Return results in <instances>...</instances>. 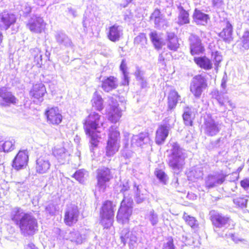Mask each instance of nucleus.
Instances as JSON below:
<instances>
[{
    "label": "nucleus",
    "mask_w": 249,
    "mask_h": 249,
    "mask_svg": "<svg viewBox=\"0 0 249 249\" xmlns=\"http://www.w3.org/2000/svg\"><path fill=\"white\" fill-rule=\"evenodd\" d=\"M179 98V95L176 90H172L169 92L167 97V110L168 111L175 108Z\"/></svg>",
    "instance_id": "aec40b11"
},
{
    "label": "nucleus",
    "mask_w": 249,
    "mask_h": 249,
    "mask_svg": "<svg viewBox=\"0 0 249 249\" xmlns=\"http://www.w3.org/2000/svg\"><path fill=\"white\" fill-rule=\"evenodd\" d=\"M123 75L124 78L122 84L124 86H128L129 84V80L127 73L123 74Z\"/></svg>",
    "instance_id": "09e8293b"
},
{
    "label": "nucleus",
    "mask_w": 249,
    "mask_h": 249,
    "mask_svg": "<svg viewBox=\"0 0 249 249\" xmlns=\"http://www.w3.org/2000/svg\"><path fill=\"white\" fill-rule=\"evenodd\" d=\"M183 218L185 222L192 228H196L198 227V224L195 217L188 215L186 213L184 214Z\"/></svg>",
    "instance_id": "e433bc0d"
},
{
    "label": "nucleus",
    "mask_w": 249,
    "mask_h": 249,
    "mask_svg": "<svg viewBox=\"0 0 249 249\" xmlns=\"http://www.w3.org/2000/svg\"><path fill=\"white\" fill-rule=\"evenodd\" d=\"M121 116V110L117 107H111L108 112V120L112 123H117Z\"/></svg>",
    "instance_id": "b1692460"
},
{
    "label": "nucleus",
    "mask_w": 249,
    "mask_h": 249,
    "mask_svg": "<svg viewBox=\"0 0 249 249\" xmlns=\"http://www.w3.org/2000/svg\"><path fill=\"white\" fill-rule=\"evenodd\" d=\"M219 228L224 227L226 228L230 227L231 220L228 217L222 216L219 214Z\"/></svg>",
    "instance_id": "58836bf2"
},
{
    "label": "nucleus",
    "mask_w": 249,
    "mask_h": 249,
    "mask_svg": "<svg viewBox=\"0 0 249 249\" xmlns=\"http://www.w3.org/2000/svg\"><path fill=\"white\" fill-rule=\"evenodd\" d=\"M181 149L177 142L174 143L172 145L171 153L168 155L167 164L174 170L181 169L185 164V158L179 154Z\"/></svg>",
    "instance_id": "7ed1b4c3"
},
{
    "label": "nucleus",
    "mask_w": 249,
    "mask_h": 249,
    "mask_svg": "<svg viewBox=\"0 0 249 249\" xmlns=\"http://www.w3.org/2000/svg\"><path fill=\"white\" fill-rule=\"evenodd\" d=\"M232 26L229 23H227L226 27L219 33V36L226 42H230L232 39Z\"/></svg>",
    "instance_id": "cd10ccee"
},
{
    "label": "nucleus",
    "mask_w": 249,
    "mask_h": 249,
    "mask_svg": "<svg viewBox=\"0 0 249 249\" xmlns=\"http://www.w3.org/2000/svg\"><path fill=\"white\" fill-rule=\"evenodd\" d=\"M52 208V206L49 205L48 206H46L45 207V210L47 212H48L49 213H53V212H52L51 209Z\"/></svg>",
    "instance_id": "5fc2aeb1"
},
{
    "label": "nucleus",
    "mask_w": 249,
    "mask_h": 249,
    "mask_svg": "<svg viewBox=\"0 0 249 249\" xmlns=\"http://www.w3.org/2000/svg\"><path fill=\"white\" fill-rule=\"evenodd\" d=\"M120 132L116 128L111 127L109 131L107 142L117 143V141L120 138Z\"/></svg>",
    "instance_id": "7c9ffc66"
},
{
    "label": "nucleus",
    "mask_w": 249,
    "mask_h": 249,
    "mask_svg": "<svg viewBox=\"0 0 249 249\" xmlns=\"http://www.w3.org/2000/svg\"><path fill=\"white\" fill-rule=\"evenodd\" d=\"M207 87L205 78L202 75L198 74L193 77L190 85V91L196 98H198Z\"/></svg>",
    "instance_id": "423d86ee"
},
{
    "label": "nucleus",
    "mask_w": 249,
    "mask_h": 249,
    "mask_svg": "<svg viewBox=\"0 0 249 249\" xmlns=\"http://www.w3.org/2000/svg\"><path fill=\"white\" fill-rule=\"evenodd\" d=\"M159 61L161 63L164 62L165 61V59L162 55H160Z\"/></svg>",
    "instance_id": "4d7b16f0"
},
{
    "label": "nucleus",
    "mask_w": 249,
    "mask_h": 249,
    "mask_svg": "<svg viewBox=\"0 0 249 249\" xmlns=\"http://www.w3.org/2000/svg\"><path fill=\"white\" fill-rule=\"evenodd\" d=\"M178 39L177 36L174 34L169 35L167 36V48L172 51H176L179 47Z\"/></svg>",
    "instance_id": "a878e982"
},
{
    "label": "nucleus",
    "mask_w": 249,
    "mask_h": 249,
    "mask_svg": "<svg viewBox=\"0 0 249 249\" xmlns=\"http://www.w3.org/2000/svg\"><path fill=\"white\" fill-rule=\"evenodd\" d=\"M233 203L240 208H245L247 207L248 199L242 197H237L233 199Z\"/></svg>",
    "instance_id": "37998d69"
},
{
    "label": "nucleus",
    "mask_w": 249,
    "mask_h": 249,
    "mask_svg": "<svg viewBox=\"0 0 249 249\" xmlns=\"http://www.w3.org/2000/svg\"><path fill=\"white\" fill-rule=\"evenodd\" d=\"M67 152V149L63 146L54 147L52 150L53 155L58 159L64 158Z\"/></svg>",
    "instance_id": "2f4dec72"
},
{
    "label": "nucleus",
    "mask_w": 249,
    "mask_h": 249,
    "mask_svg": "<svg viewBox=\"0 0 249 249\" xmlns=\"http://www.w3.org/2000/svg\"><path fill=\"white\" fill-rule=\"evenodd\" d=\"M15 15L7 10L0 13V28L6 30L16 22Z\"/></svg>",
    "instance_id": "ddd939ff"
},
{
    "label": "nucleus",
    "mask_w": 249,
    "mask_h": 249,
    "mask_svg": "<svg viewBox=\"0 0 249 249\" xmlns=\"http://www.w3.org/2000/svg\"><path fill=\"white\" fill-rule=\"evenodd\" d=\"M162 249H175L173 238H169L168 242L163 245Z\"/></svg>",
    "instance_id": "c03bdc74"
},
{
    "label": "nucleus",
    "mask_w": 249,
    "mask_h": 249,
    "mask_svg": "<svg viewBox=\"0 0 249 249\" xmlns=\"http://www.w3.org/2000/svg\"><path fill=\"white\" fill-rule=\"evenodd\" d=\"M15 148V141L13 139H8L3 141L0 137V152H9Z\"/></svg>",
    "instance_id": "393cba45"
},
{
    "label": "nucleus",
    "mask_w": 249,
    "mask_h": 249,
    "mask_svg": "<svg viewBox=\"0 0 249 249\" xmlns=\"http://www.w3.org/2000/svg\"><path fill=\"white\" fill-rule=\"evenodd\" d=\"M225 176L224 177H219V184L223 183L225 180Z\"/></svg>",
    "instance_id": "6e6d98bb"
},
{
    "label": "nucleus",
    "mask_w": 249,
    "mask_h": 249,
    "mask_svg": "<svg viewBox=\"0 0 249 249\" xmlns=\"http://www.w3.org/2000/svg\"><path fill=\"white\" fill-rule=\"evenodd\" d=\"M150 19L154 21L156 27H159L162 21V15L160 10L157 8L154 9L150 16Z\"/></svg>",
    "instance_id": "c85d7f7f"
},
{
    "label": "nucleus",
    "mask_w": 249,
    "mask_h": 249,
    "mask_svg": "<svg viewBox=\"0 0 249 249\" xmlns=\"http://www.w3.org/2000/svg\"><path fill=\"white\" fill-rule=\"evenodd\" d=\"M151 141L149 133L147 132H142L137 136L136 139L137 143L140 146L149 143Z\"/></svg>",
    "instance_id": "c756f323"
},
{
    "label": "nucleus",
    "mask_w": 249,
    "mask_h": 249,
    "mask_svg": "<svg viewBox=\"0 0 249 249\" xmlns=\"http://www.w3.org/2000/svg\"><path fill=\"white\" fill-rule=\"evenodd\" d=\"M182 118L186 125L191 126L193 125L195 117L192 115V113L191 111H185L182 114Z\"/></svg>",
    "instance_id": "f704fd0d"
},
{
    "label": "nucleus",
    "mask_w": 249,
    "mask_h": 249,
    "mask_svg": "<svg viewBox=\"0 0 249 249\" xmlns=\"http://www.w3.org/2000/svg\"><path fill=\"white\" fill-rule=\"evenodd\" d=\"M126 232L123 233L121 236V239L122 242L125 244L128 239H130L131 241H132L133 239H131V234H130V231L128 230H126Z\"/></svg>",
    "instance_id": "a18cd8bd"
},
{
    "label": "nucleus",
    "mask_w": 249,
    "mask_h": 249,
    "mask_svg": "<svg viewBox=\"0 0 249 249\" xmlns=\"http://www.w3.org/2000/svg\"><path fill=\"white\" fill-rule=\"evenodd\" d=\"M219 107H220L221 112H224L226 110V108L230 110V109L234 108L235 105L227 98L225 100L224 102L219 101Z\"/></svg>",
    "instance_id": "c9c22d12"
},
{
    "label": "nucleus",
    "mask_w": 249,
    "mask_h": 249,
    "mask_svg": "<svg viewBox=\"0 0 249 249\" xmlns=\"http://www.w3.org/2000/svg\"><path fill=\"white\" fill-rule=\"evenodd\" d=\"M147 43V38L145 34H139L134 39V44L142 47L145 46Z\"/></svg>",
    "instance_id": "473e14b6"
},
{
    "label": "nucleus",
    "mask_w": 249,
    "mask_h": 249,
    "mask_svg": "<svg viewBox=\"0 0 249 249\" xmlns=\"http://www.w3.org/2000/svg\"><path fill=\"white\" fill-rule=\"evenodd\" d=\"M194 61L195 63L201 69L208 70L213 68V64L211 61L205 56L195 57Z\"/></svg>",
    "instance_id": "4be33fe9"
},
{
    "label": "nucleus",
    "mask_w": 249,
    "mask_h": 249,
    "mask_svg": "<svg viewBox=\"0 0 249 249\" xmlns=\"http://www.w3.org/2000/svg\"><path fill=\"white\" fill-rule=\"evenodd\" d=\"M149 37L154 48L158 50H160L162 48L163 43L158 33L156 31L151 32L149 34Z\"/></svg>",
    "instance_id": "bb28decb"
},
{
    "label": "nucleus",
    "mask_w": 249,
    "mask_h": 249,
    "mask_svg": "<svg viewBox=\"0 0 249 249\" xmlns=\"http://www.w3.org/2000/svg\"><path fill=\"white\" fill-rule=\"evenodd\" d=\"M132 200L124 198L121 203L116 215V220L120 224H125L129 222L132 214Z\"/></svg>",
    "instance_id": "39448f33"
},
{
    "label": "nucleus",
    "mask_w": 249,
    "mask_h": 249,
    "mask_svg": "<svg viewBox=\"0 0 249 249\" xmlns=\"http://www.w3.org/2000/svg\"><path fill=\"white\" fill-rule=\"evenodd\" d=\"M79 212L77 207L67 209L64 215L63 221L68 226L71 227L78 221Z\"/></svg>",
    "instance_id": "f8f14e48"
},
{
    "label": "nucleus",
    "mask_w": 249,
    "mask_h": 249,
    "mask_svg": "<svg viewBox=\"0 0 249 249\" xmlns=\"http://www.w3.org/2000/svg\"><path fill=\"white\" fill-rule=\"evenodd\" d=\"M163 121L164 123L159 125L155 133V141L158 145H161L164 142L171 128L170 125L167 123L168 120L166 119Z\"/></svg>",
    "instance_id": "9d476101"
},
{
    "label": "nucleus",
    "mask_w": 249,
    "mask_h": 249,
    "mask_svg": "<svg viewBox=\"0 0 249 249\" xmlns=\"http://www.w3.org/2000/svg\"><path fill=\"white\" fill-rule=\"evenodd\" d=\"M49 161L43 157H39L36 160V170L39 174L46 173L50 168Z\"/></svg>",
    "instance_id": "5701e85b"
},
{
    "label": "nucleus",
    "mask_w": 249,
    "mask_h": 249,
    "mask_svg": "<svg viewBox=\"0 0 249 249\" xmlns=\"http://www.w3.org/2000/svg\"><path fill=\"white\" fill-rule=\"evenodd\" d=\"M194 21L197 25H205L210 19L208 14L203 13L200 10L196 8L193 14Z\"/></svg>",
    "instance_id": "a211bd4d"
},
{
    "label": "nucleus",
    "mask_w": 249,
    "mask_h": 249,
    "mask_svg": "<svg viewBox=\"0 0 249 249\" xmlns=\"http://www.w3.org/2000/svg\"><path fill=\"white\" fill-rule=\"evenodd\" d=\"M212 55H214V59H216V57L217 56V52H215V53H212Z\"/></svg>",
    "instance_id": "bf43d9fd"
},
{
    "label": "nucleus",
    "mask_w": 249,
    "mask_h": 249,
    "mask_svg": "<svg viewBox=\"0 0 249 249\" xmlns=\"http://www.w3.org/2000/svg\"><path fill=\"white\" fill-rule=\"evenodd\" d=\"M241 185L245 189L249 187V179H246L242 180L240 182Z\"/></svg>",
    "instance_id": "8fccbe9b"
},
{
    "label": "nucleus",
    "mask_w": 249,
    "mask_h": 249,
    "mask_svg": "<svg viewBox=\"0 0 249 249\" xmlns=\"http://www.w3.org/2000/svg\"><path fill=\"white\" fill-rule=\"evenodd\" d=\"M211 220H212V221L213 222V224H216V223L218 221V218L216 216V215H214L212 213V212H211Z\"/></svg>",
    "instance_id": "603ef678"
},
{
    "label": "nucleus",
    "mask_w": 249,
    "mask_h": 249,
    "mask_svg": "<svg viewBox=\"0 0 249 249\" xmlns=\"http://www.w3.org/2000/svg\"><path fill=\"white\" fill-rule=\"evenodd\" d=\"M121 36V31L119 25H113L109 27L107 33V37L111 41L115 42L119 40Z\"/></svg>",
    "instance_id": "6ab92c4d"
},
{
    "label": "nucleus",
    "mask_w": 249,
    "mask_h": 249,
    "mask_svg": "<svg viewBox=\"0 0 249 249\" xmlns=\"http://www.w3.org/2000/svg\"><path fill=\"white\" fill-rule=\"evenodd\" d=\"M116 205L112 201L106 200L104 201L100 209L99 215L100 223L104 228L108 229L113 224L115 208Z\"/></svg>",
    "instance_id": "f03ea898"
},
{
    "label": "nucleus",
    "mask_w": 249,
    "mask_h": 249,
    "mask_svg": "<svg viewBox=\"0 0 249 249\" xmlns=\"http://www.w3.org/2000/svg\"><path fill=\"white\" fill-rule=\"evenodd\" d=\"M92 106L95 109L101 111L104 108L103 100L101 97H97L91 100Z\"/></svg>",
    "instance_id": "4c0bfd02"
},
{
    "label": "nucleus",
    "mask_w": 249,
    "mask_h": 249,
    "mask_svg": "<svg viewBox=\"0 0 249 249\" xmlns=\"http://www.w3.org/2000/svg\"><path fill=\"white\" fill-rule=\"evenodd\" d=\"M119 144L112 143L107 142V145L106 147V155L108 157L112 156L115 154L119 150Z\"/></svg>",
    "instance_id": "72a5a7b5"
},
{
    "label": "nucleus",
    "mask_w": 249,
    "mask_h": 249,
    "mask_svg": "<svg viewBox=\"0 0 249 249\" xmlns=\"http://www.w3.org/2000/svg\"><path fill=\"white\" fill-rule=\"evenodd\" d=\"M248 161H249V158Z\"/></svg>",
    "instance_id": "052dcab7"
},
{
    "label": "nucleus",
    "mask_w": 249,
    "mask_h": 249,
    "mask_svg": "<svg viewBox=\"0 0 249 249\" xmlns=\"http://www.w3.org/2000/svg\"><path fill=\"white\" fill-rule=\"evenodd\" d=\"M178 8L179 10V14L178 17V24L181 26L189 24L190 23V17L188 11L185 10L181 5L178 6Z\"/></svg>",
    "instance_id": "412c9836"
},
{
    "label": "nucleus",
    "mask_w": 249,
    "mask_h": 249,
    "mask_svg": "<svg viewBox=\"0 0 249 249\" xmlns=\"http://www.w3.org/2000/svg\"><path fill=\"white\" fill-rule=\"evenodd\" d=\"M228 236L230 237L231 239L236 243L239 241V240H237V238L235 237L234 235L232 233H229Z\"/></svg>",
    "instance_id": "864d4df0"
},
{
    "label": "nucleus",
    "mask_w": 249,
    "mask_h": 249,
    "mask_svg": "<svg viewBox=\"0 0 249 249\" xmlns=\"http://www.w3.org/2000/svg\"><path fill=\"white\" fill-rule=\"evenodd\" d=\"M24 213L19 208L17 209L12 216V220L15 222L16 224L19 226L20 218Z\"/></svg>",
    "instance_id": "a19ab883"
},
{
    "label": "nucleus",
    "mask_w": 249,
    "mask_h": 249,
    "mask_svg": "<svg viewBox=\"0 0 249 249\" xmlns=\"http://www.w3.org/2000/svg\"><path fill=\"white\" fill-rule=\"evenodd\" d=\"M118 86L117 79L114 76H107L102 81L101 87L105 92H108L116 89Z\"/></svg>",
    "instance_id": "f3484780"
},
{
    "label": "nucleus",
    "mask_w": 249,
    "mask_h": 249,
    "mask_svg": "<svg viewBox=\"0 0 249 249\" xmlns=\"http://www.w3.org/2000/svg\"><path fill=\"white\" fill-rule=\"evenodd\" d=\"M27 25L31 32L41 33L44 30L46 24L42 18H36L32 19Z\"/></svg>",
    "instance_id": "dca6fc26"
},
{
    "label": "nucleus",
    "mask_w": 249,
    "mask_h": 249,
    "mask_svg": "<svg viewBox=\"0 0 249 249\" xmlns=\"http://www.w3.org/2000/svg\"><path fill=\"white\" fill-rule=\"evenodd\" d=\"M155 175L159 180L164 184L167 183V176L165 173L161 169H157L155 171Z\"/></svg>",
    "instance_id": "ea45409f"
},
{
    "label": "nucleus",
    "mask_w": 249,
    "mask_h": 249,
    "mask_svg": "<svg viewBox=\"0 0 249 249\" xmlns=\"http://www.w3.org/2000/svg\"><path fill=\"white\" fill-rule=\"evenodd\" d=\"M46 92L44 85L42 83H37L33 86L29 92V94L34 100L39 101L42 100V98Z\"/></svg>",
    "instance_id": "2eb2a0df"
},
{
    "label": "nucleus",
    "mask_w": 249,
    "mask_h": 249,
    "mask_svg": "<svg viewBox=\"0 0 249 249\" xmlns=\"http://www.w3.org/2000/svg\"><path fill=\"white\" fill-rule=\"evenodd\" d=\"M241 40L243 48L246 50L249 49V30L244 32Z\"/></svg>",
    "instance_id": "79ce46f5"
},
{
    "label": "nucleus",
    "mask_w": 249,
    "mask_h": 249,
    "mask_svg": "<svg viewBox=\"0 0 249 249\" xmlns=\"http://www.w3.org/2000/svg\"><path fill=\"white\" fill-rule=\"evenodd\" d=\"M29 156L26 150H19L13 160L12 166L17 170L22 169L27 166Z\"/></svg>",
    "instance_id": "9b49d317"
},
{
    "label": "nucleus",
    "mask_w": 249,
    "mask_h": 249,
    "mask_svg": "<svg viewBox=\"0 0 249 249\" xmlns=\"http://www.w3.org/2000/svg\"><path fill=\"white\" fill-rule=\"evenodd\" d=\"M112 178L110 170L105 167L97 170L96 179L97 186L102 191H105L107 187V183Z\"/></svg>",
    "instance_id": "0eeeda50"
},
{
    "label": "nucleus",
    "mask_w": 249,
    "mask_h": 249,
    "mask_svg": "<svg viewBox=\"0 0 249 249\" xmlns=\"http://www.w3.org/2000/svg\"><path fill=\"white\" fill-rule=\"evenodd\" d=\"M18 102V98L8 89L7 88H0V106L8 107L11 105H16Z\"/></svg>",
    "instance_id": "1a4fd4ad"
},
{
    "label": "nucleus",
    "mask_w": 249,
    "mask_h": 249,
    "mask_svg": "<svg viewBox=\"0 0 249 249\" xmlns=\"http://www.w3.org/2000/svg\"><path fill=\"white\" fill-rule=\"evenodd\" d=\"M18 227L21 232L33 235L38 231V226L35 218L28 213H25L20 218Z\"/></svg>",
    "instance_id": "20e7f679"
},
{
    "label": "nucleus",
    "mask_w": 249,
    "mask_h": 249,
    "mask_svg": "<svg viewBox=\"0 0 249 249\" xmlns=\"http://www.w3.org/2000/svg\"><path fill=\"white\" fill-rule=\"evenodd\" d=\"M44 114L47 123L51 125H58L63 121V116L57 107H48L45 110Z\"/></svg>",
    "instance_id": "6e6552de"
},
{
    "label": "nucleus",
    "mask_w": 249,
    "mask_h": 249,
    "mask_svg": "<svg viewBox=\"0 0 249 249\" xmlns=\"http://www.w3.org/2000/svg\"><path fill=\"white\" fill-rule=\"evenodd\" d=\"M83 177V173L80 170L76 171L72 176V177L78 181H81Z\"/></svg>",
    "instance_id": "49530a36"
},
{
    "label": "nucleus",
    "mask_w": 249,
    "mask_h": 249,
    "mask_svg": "<svg viewBox=\"0 0 249 249\" xmlns=\"http://www.w3.org/2000/svg\"><path fill=\"white\" fill-rule=\"evenodd\" d=\"M120 69L121 71H122L123 74L127 73L126 64L125 63V60L124 59L122 60L120 66Z\"/></svg>",
    "instance_id": "de8ad7c7"
},
{
    "label": "nucleus",
    "mask_w": 249,
    "mask_h": 249,
    "mask_svg": "<svg viewBox=\"0 0 249 249\" xmlns=\"http://www.w3.org/2000/svg\"><path fill=\"white\" fill-rule=\"evenodd\" d=\"M101 115L96 112L90 113L83 121V128L92 149L98 146L101 138L98 130L103 123H100Z\"/></svg>",
    "instance_id": "f257e3e1"
},
{
    "label": "nucleus",
    "mask_w": 249,
    "mask_h": 249,
    "mask_svg": "<svg viewBox=\"0 0 249 249\" xmlns=\"http://www.w3.org/2000/svg\"><path fill=\"white\" fill-rule=\"evenodd\" d=\"M227 81V76L226 73L225 72L224 75L223 76V77L222 80L221 86L223 89H225L226 87V84Z\"/></svg>",
    "instance_id": "3c124183"
},
{
    "label": "nucleus",
    "mask_w": 249,
    "mask_h": 249,
    "mask_svg": "<svg viewBox=\"0 0 249 249\" xmlns=\"http://www.w3.org/2000/svg\"><path fill=\"white\" fill-rule=\"evenodd\" d=\"M3 39V36L2 33H0V44L2 43Z\"/></svg>",
    "instance_id": "13d9d810"
},
{
    "label": "nucleus",
    "mask_w": 249,
    "mask_h": 249,
    "mask_svg": "<svg viewBox=\"0 0 249 249\" xmlns=\"http://www.w3.org/2000/svg\"><path fill=\"white\" fill-rule=\"evenodd\" d=\"M189 40L190 53L192 55H198L204 53V46L198 37L192 36L190 37Z\"/></svg>",
    "instance_id": "4468645a"
}]
</instances>
